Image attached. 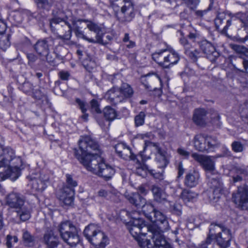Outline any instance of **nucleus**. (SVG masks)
<instances>
[{
  "mask_svg": "<svg viewBox=\"0 0 248 248\" xmlns=\"http://www.w3.org/2000/svg\"><path fill=\"white\" fill-rule=\"evenodd\" d=\"M57 57H58V56L56 54H55L54 52L50 53L49 51L47 52L46 54L43 55L42 57H41L45 58L47 62L53 63Z\"/></svg>",
  "mask_w": 248,
  "mask_h": 248,
  "instance_id": "49",
  "label": "nucleus"
},
{
  "mask_svg": "<svg viewBox=\"0 0 248 248\" xmlns=\"http://www.w3.org/2000/svg\"><path fill=\"white\" fill-rule=\"evenodd\" d=\"M185 53L193 60H196L199 54L197 50L193 49L191 47L190 48L186 47V49L185 50Z\"/></svg>",
  "mask_w": 248,
  "mask_h": 248,
  "instance_id": "48",
  "label": "nucleus"
},
{
  "mask_svg": "<svg viewBox=\"0 0 248 248\" xmlns=\"http://www.w3.org/2000/svg\"><path fill=\"white\" fill-rule=\"evenodd\" d=\"M200 48L202 51L210 58L212 61L214 59L210 58L212 56L214 57L218 55V53L215 51V48L213 45L206 40H203L200 43Z\"/></svg>",
  "mask_w": 248,
  "mask_h": 248,
  "instance_id": "25",
  "label": "nucleus"
},
{
  "mask_svg": "<svg viewBox=\"0 0 248 248\" xmlns=\"http://www.w3.org/2000/svg\"><path fill=\"white\" fill-rule=\"evenodd\" d=\"M160 233V232H153L152 233V238L153 239L154 241H155V239H153V235L154 233ZM138 243L139 245L141 248H155V243H154L155 247H153L152 246V244H151L150 241L149 239H144L143 238H140V239H138ZM155 242V241H154Z\"/></svg>",
  "mask_w": 248,
  "mask_h": 248,
  "instance_id": "44",
  "label": "nucleus"
},
{
  "mask_svg": "<svg viewBox=\"0 0 248 248\" xmlns=\"http://www.w3.org/2000/svg\"><path fill=\"white\" fill-rule=\"evenodd\" d=\"M73 31L78 37L82 38L84 40L89 42V38L83 34V31L80 30L78 27L75 26L73 28Z\"/></svg>",
  "mask_w": 248,
  "mask_h": 248,
  "instance_id": "55",
  "label": "nucleus"
},
{
  "mask_svg": "<svg viewBox=\"0 0 248 248\" xmlns=\"http://www.w3.org/2000/svg\"><path fill=\"white\" fill-rule=\"evenodd\" d=\"M76 102L78 104V107L83 113H84L87 111L88 105L86 102L83 100H81L79 98H76Z\"/></svg>",
  "mask_w": 248,
  "mask_h": 248,
  "instance_id": "51",
  "label": "nucleus"
},
{
  "mask_svg": "<svg viewBox=\"0 0 248 248\" xmlns=\"http://www.w3.org/2000/svg\"><path fill=\"white\" fill-rule=\"evenodd\" d=\"M22 161L20 157L15 155V151L11 148L6 147L0 150V168L17 170L20 173Z\"/></svg>",
  "mask_w": 248,
  "mask_h": 248,
  "instance_id": "4",
  "label": "nucleus"
},
{
  "mask_svg": "<svg viewBox=\"0 0 248 248\" xmlns=\"http://www.w3.org/2000/svg\"><path fill=\"white\" fill-rule=\"evenodd\" d=\"M67 20L66 17H54L52 18L50 20V26L52 30H54L55 28V25H57L61 22H63L65 25H67L68 27V31H66L65 33L61 36V38L69 40L71 37V25L66 21Z\"/></svg>",
  "mask_w": 248,
  "mask_h": 248,
  "instance_id": "20",
  "label": "nucleus"
},
{
  "mask_svg": "<svg viewBox=\"0 0 248 248\" xmlns=\"http://www.w3.org/2000/svg\"><path fill=\"white\" fill-rule=\"evenodd\" d=\"M153 238L155 239V248H172L161 233H154Z\"/></svg>",
  "mask_w": 248,
  "mask_h": 248,
  "instance_id": "29",
  "label": "nucleus"
},
{
  "mask_svg": "<svg viewBox=\"0 0 248 248\" xmlns=\"http://www.w3.org/2000/svg\"><path fill=\"white\" fill-rule=\"evenodd\" d=\"M200 177V174L197 171L189 172L186 176L185 183L187 186L194 187L198 184Z\"/></svg>",
  "mask_w": 248,
  "mask_h": 248,
  "instance_id": "27",
  "label": "nucleus"
},
{
  "mask_svg": "<svg viewBox=\"0 0 248 248\" xmlns=\"http://www.w3.org/2000/svg\"><path fill=\"white\" fill-rule=\"evenodd\" d=\"M6 239V245L8 248L12 247V242L16 243L18 241V238L16 236H14L12 237L10 235L7 236Z\"/></svg>",
  "mask_w": 248,
  "mask_h": 248,
  "instance_id": "56",
  "label": "nucleus"
},
{
  "mask_svg": "<svg viewBox=\"0 0 248 248\" xmlns=\"http://www.w3.org/2000/svg\"><path fill=\"white\" fill-rule=\"evenodd\" d=\"M20 175V173L17 170L7 169L4 172H0V181L10 178L12 180H16Z\"/></svg>",
  "mask_w": 248,
  "mask_h": 248,
  "instance_id": "33",
  "label": "nucleus"
},
{
  "mask_svg": "<svg viewBox=\"0 0 248 248\" xmlns=\"http://www.w3.org/2000/svg\"><path fill=\"white\" fill-rule=\"evenodd\" d=\"M44 241L48 248H55L59 243V237L54 234L52 231H48L45 234Z\"/></svg>",
  "mask_w": 248,
  "mask_h": 248,
  "instance_id": "26",
  "label": "nucleus"
},
{
  "mask_svg": "<svg viewBox=\"0 0 248 248\" xmlns=\"http://www.w3.org/2000/svg\"><path fill=\"white\" fill-rule=\"evenodd\" d=\"M142 211L143 212L145 216L149 219L153 215V213L156 209L154 208V206L152 204L150 203H146L145 201V203L143 204L142 206Z\"/></svg>",
  "mask_w": 248,
  "mask_h": 248,
  "instance_id": "41",
  "label": "nucleus"
},
{
  "mask_svg": "<svg viewBox=\"0 0 248 248\" xmlns=\"http://www.w3.org/2000/svg\"><path fill=\"white\" fill-rule=\"evenodd\" d=\"M120 91H121L122 96L123 97V100L131 97L134 93L133 89L131 86L125 83H124L122 84L120 88H119Z\"/></svg>",
  "mask_w": 248,
  "mask_h": 248,
  "instance_id": "35",
  "label": "nucleus"
},
{
  "mask_svg": "<svg viewBox=\"0 0 248 248\" xmlns=\"http://www.w3.org/2000/svg\"><path fill=\"white\" fill-rule=\"evenodd\" d=\"M22 238L24 243L27 245H30L34 240L33 236L27 231L23 232Z\"/></svg>",
  "mask_w": 248,
  "mask_h": 248,
  "instance_id": "53",
  "label": "nucleus"
},
{
  "mask_svg": "<svg viewBox=\"0 0 248 248\" xmlns=\"http://www.w3.org/2000/svg\"><path fill=\"white\" fill-rule=\"evenodd\" d=\"M91 111L95 112L97 113H101V110L99 108V104L98 101L96 99H92L90 101Z\"/></svg>",
  "mask_w": 248,
  "mask_h": 248,
  "instance_id": "52",
  "label": "nucleus"
},
{
  "mask_svg": "<svg viewBox=\"0 0 248 248\" xmlns=\"http://www.w3.org/2000/svg\"><path fill=\"white\" fill-rule=\"evenodd\" d=\"M83 233L89 242L96 248H104L108 244L107 236L94 224L86 227Z\"/></svg>",
  "mask_w": 248,
  "mask_h": 248,
  "instance_id": "5",
  "label": "nucleus"
},
{
  "mask_svg": "<svg viewBox=\"0 0 248 248\" xmlns=\"http://www.w3.org/2000/svg\"><path fill=\"white\" fill-rule=\"evenodd\" d=\"M150 174L153 176L155 179L161 181L164 179V170L161 169V170L157 171L156 170L153 169L149 170Z\"/></svg>",
  "mask_w": 248,
  "mask_h": 248,
  "instance_id": "46",
  "label": "nucleus"
},
{
  "mask_svg": "<svg viewBox=\"0 0 248 248\" xmlns=\"http://www.w3.org/2000/svg\"><path fill=\"white\" fill-rule=\"evenodd\" d=\"M207 111L203 108L195 109L193 113L192 120L197 125L204 126L206 124V116Z\"/></svg>",
  "mask_w": 248,
  "mask_h": 248,
  "instance_id": "23",
  "label": "nucleus"
},
{
  "mask_svg": "<svg viewBox=\"0 0 248 248\" xmlns=\"http://www.w3.org/2000/svg\"><path fill=\"white\" fill-rule=\"evenodd\" d=\"M232 26L233 29L240 27H248V15L243 13H237L227 20L226 25L222 28V31L226 33L229 27Z\"/></svg>",
  "mask_w": 248,
  "mask_h": 248,
  "instance_id": "9",
  "label": "nucleus"
},
{
  "mask_svg": "<svg viewBox=\"0 0 248 248\" xmlns=\"http://www.w3.org/2000/svg\"><path fill=\"white\" fill-rule=\"evenodd\" d=\"M115 11L118 19L122 22H130L135 16L134 4L132 0H109Z\"/></svg>",
  "mask_w": 248,
  "mask_h": 248,
  "instance_id": "2",
  "label": "nucleus"
},
{
  "mask_svg": "<svg viewBox=\"0 0 248 248\" xmlns=\"http://www.w3.org/2000/svg\"><path fill=\"white\" fill-rule=\"evenodd\" d=\"M198 194L196 192L188 189H184L181 193V197L185 202H193L196 200Z\"/></svg>",
  "mask_w": 248,
  "mask_h": 248,
  "instance_id": "34",
  "label": "nucleus"
},
{
  "mask_svg": "<svg viewBox=\"0 0 248 248\" xmlns=\"http://www.w3.org/2000/svg\"><path fill=\"white\" fill-rule=\"evenodd\" d=\"M78 22L84 21L86 22L87 27L90 31L96 33L95 39L89 38V42L92 43H103L102 37L103 35V28L97 24L88 20H78Z\"/></svg>",
  "mask_w": 248,
  "mask_h": 248,
  "instance_id": "13",
  "label": "nucleus"
},
{
  "mask_svg": "<svg viewBox=\"0 0 248 248\" xmlns=\"http://www.w3.org/2000/svg\"><path fill=\"white\" fill-rule=\"evenodd\" d=\"M210 174H207V177L210 179L211 187L213 189V198L212 200L217 202L221 196V192L223 190V184L218 176L211 177Z\"/></svg>",
  "mask_w": 248,
  "mask_h": 248,
  "instance_id": "16",
  "label": "nucleus"
},
{
  "mask_svg": "<svg viewBox=\"0 0 248 248\" xmlns=\"http://www.w3.org/2000/svg\"><path fill=\"white\" fill-rule=\"evenodd\" d=\"M22 90L25 93L30 94L33 90L32 85L29 82L24 83L23 85Z\"/></svg>",
  "mask_w": 248,
  "mask_h": 248,
  "instance_id": "57",
  "label": "nucleus"
},
{
  "mask_svg": "<svg viewBox=\"0 0 248 248\" xmlns=\"http://www.w3.org/2000/svg\"><path fill=\"white\" fill-rule=\"evenodd\" d=\"M16 210L17 215L22 221H25L30 218L31 211L28 207L23 205Z\"/></svg>",
  "mask_w": 248,
  "mask_h": 248,
  "instance_id": "36",
  "label": "nucleus"
},
{
  "mask_svg": "<svg viewBox=\"0 0 248 248\" xmlns=\"http://www.w3.org/2000/svg\"><path fill=\"white\" fill-rule=\"evenodd\" d=\"M230 47L236 53L240 54L239 57L241 59H243V56L248 57V48L244 46H240L234 44H230Z\"/></svg>",
  "mask_w": 248,
  "mask_h": 248,
  "instance_id": "37",
  "label": "nucleus"
},
{
  "mask_svg": "<svg viewBox=\"0 0 248 248\" xmlns=\"http://www.w3.org/2000/svg\"><path fill=\"white\" fill-rule=\"evenodd\" d=\"M79 150H75L77 158L88 170L108 181L115 172L114 168L105 163L98 142L90 136L81 137L78 141Z\"/></svg>",
  "mask_w": 248,
  "mask_h": 248,
  "instance_id": "1",
  "label": "nucleus"
},
{
  "mask_svg": "<svg viewBox=\"0 0 248 248\" xmlns=\"http://www.w3.org/2000/svg\"><path fill=\"white\" fill-rule=\"evenodd\" d=\"M191 156L207 172V175L211 174L212 172L215 170V162L211 156L196 153L192 154Z\"/></svg>",
  "mask_w": 248,
  "mask_h": 248,
  "instance_id": "10",
  "label": "nucleus"
},
{
  "mask_svg": "<svg viewBox=\"0 0 248 248\" xmlns=\"http://www.w3.org/2000/svg\"><path fill=\"white\" fill-rule=\"evenodd\" d=\"M147 147L154 148L156 153L161 152V151L162 150L161 148L159 147V144L158 143H154L148 140H145L144 149L145 150V149Z\"/></svg>",
  "mask_w": 248,
  "mask_h": 248,
  "instance_id": "54",
  "label": "nucleus"
},
{
  "mask_svg": "<svg viewBox=\"0 0 248 248\" xmlns=\"http://www.w3.org/2000/svg\"><path fill=\"white\" fill-rule=\"evenodd\" d=\"M57 196L64 204L70 205L74 201V190L69 186L64 187L59 192Z\"/></svg>",
  "mask_w": 248,
  "mask_h": 248,
  "instance_id": "17",
  "label": "nucleus"
},
{
  "mask_svg": "<svg viewBox=\"0 0 248 248\" xmlns=\"http://www.w3.org/2000/svg\"><path fill=\"white\" fill-rule=\"evenodd\" d=\"M177 153L181 155L184 156L185 158H188L189 155L190 153L187 151H186L184 148H179L177 149Z\"/></svg>",
  "mask_w": 248,
  "mask_h": 248,
  "instance_id": "62",
  "label": "nucleus"
},
{
  "mask_svg": "<svg viewBox=\"0 0 248 248\" xmlns=\"http://www.w3.org/2000/svg\"><path fill=\"white\" fill-rule=\"evenodd\" d=\"M121 95L119 88H113L107 92L106 97L112 104L116 105L124 101Z\"/></svg>",
  "mask_w": 248,
  "mask_h": 248,
  "instance_id": "22",
  "label": "nucleus"
},
{
  "mask_svg": "<svg viewBox=\"0 0 248 248\" xmlns=\"http://www.w3.org/2000/svg\"><path fill=\"white\" fill-rule=\"evenodd\" d=\"M6 202L10 207L17 209L24 205V199L19 194L12 192L7 196Z\"/></svg>",
  "mask_w": 248,
  "mask_h": 248,
  "instance_id": "18",
  "label": "nucleus"
},
{
  "mask_svg": "<svg viewBox=\"0 0 248 248\" xmlns=\"http://www.w3.org/2000/svg\"><path fill=\"white\" fill-rule=\"evenodd\" d=\"M166 59L164 67L168 68L170 66L176 64L179 61L180 57L175 51L168 49Z\"/></svg>",
  "mask_w": 248,
  "mask_h": 248,
  "instance_id": "28",
  "label": "nucleus"
},
{
  "mask_svg": "<svg viewBox=\"0 0 248 248\" xmlns=\"http://www.w3.org/2000/svg\"><path fill=\"white\" fill-rule=\"evenodd\" d=\"M30 181V185L32 189L37 191H42L46 187V183L49 180L48 175L44 171L32 174L27 177Z\"/></svg>",
  "mask_w": 248,
  "mask_h": 248,
  "instance_id": "7",
  "label": "nucleus"
},
{
  "mask_svg": "<svg viewBox=\"0 0 248 248\" xmlns=\"http://www.w3.org/2000/svg\"><path fill=\"white\" fill-rule=\"evenodd\" d=\"M168 49L161 50L158 52H155L152 55L153 60L159 65L164 67Z\"/></svg>",
  "mask_w": 248,
  "mask_h": 248,
  "instance_id": "31",
  "label": "nucleus"
},
{
  "mask_svg": "<svg viewBox=\"0 0 248 248\" xmlns=\"http://www.w3.org/2000/svg\"><path fill=\"white\" fill-rule=\"evenodd\" d=\"M232 148L234 152H242L244 150V145L238 141H234L232 143Z\"/></svg>",
  "mask_w": 248,
  "mask_h": 248,
  "instance_id": "50",
  "label": "nucleus"
},
{
  "mask_svg": "<svg viewBox=\"0 0 248 248\" xmlns=\"http://www.w3.org/2000/svg\"><path fill=\"white\" fill-rule=\"evenodd\" d=\"M152 81H159L161 83V78L157 74H153L152 76L150 74L147 75L142 79V82L146 89L151 90V85L153 84Z\"/></svg>",
  "mask_w": 248,
  "mask_h": 248,
  "instance_id": "32",
  "label": "nucleus"
},
{
  "mask_svg": "<svg viewBox=\"0 0 248 248\" xmlns=\"http://www.w3.org/2000/svg\"><path fill=\"white\" fill-rule=\"evenodd\" d=\"M31 93L32 94L33 97L36 99H40L43 96L42 92L39 90H35L34 91H33V90Z\"/></svg>",
  "mask_w": 248,
  "mask_h": 248,
  "instance_id": "64",
  "label": "nucleus"
},
{
  "mask_svg": "<svg viewBox=\"0 0 248 248\" xmlns=\"http://www.w3.org/2000/svg\"><path fill=\"white\" fill-rule=\"evenodd\" d=\"M103 112L105 119L109 122H111L118 118L119 115L117 111L110 106L106 107L103 109Z\"/></svg>",
  "mask_w": 248,
  "mask_h": 248,
  "instance_id": "30",
  "label": "nucleus"
},
{
  "mask_svg": "<svg viewBox=\"0 0 248 248\" xmlns=\"http://www.w3.org/2000/svg\"><path fill=\"white\" fill-rule=\"evenodd\" d=\"M116 153L122 158L125 160L137 161L136 156L133 154L131 149L124 143H118L115 146Z\"/></svg>",
  "mask_w": 248,
  "mask_h": 248,
  "instance_id": "15",
  "label": "nucleus"
},
{
  "mask_svg": "<svg viewBox=\"0 0 248 248\" xmlns=\"http://www.w3.org/2000/svg\"><path fill=\"white\" fill-rule=\"evenodd\" d=\"M232 40L233 41L239 43H245L248 40V34L247 33L244 37H242L240 35L238 34L236 36H233L232 38Z\"/></svg>",
  "mask_w": 248,
  "mask_h": 248,
  "instance_id": "58",
  "label": "nucleus"
},
{
  "mask_svg": "<svg viewBox=\"0 0 248 248\" xmlns=\"http://www.w3.org/2000/svg\"><path fill=\"white\" fill-rule=\"evenodd\" d=\"M186 2L188 7L190 9L195 8L199 4V0H183Z\"/></svg>",
  "mask_w": 248,
  "mask_h": 248,
  "instance_id": "60",
  "label": "nucleus"
},
{
  "mask_svg": "<svg viewBox=\"0 0 248 248\" xmlns=\"http://www.w3.org/2000/svg\"><path fill=\"white\" fill-rule=\"evenodd\" d=\"M226 15L223 13H219L215 19V25L217 29H220Z\"/></svg>",
  "mask_w": 248,
  "mask_h": 248,
  "instance_id": "47",
  "label": "nucleus"
},
{
  "mask_svg": "<svg viewBox=\"0 0 248 248\" xmlns=\"http://www.w3.org/2000/svg\"><path fill=\"white\" fill-rule=\"evenodd\" d=\"M27 57L29 60V62L30 63H32L34 62L37 59V56L33 53L27 54Z\"/></svg>",
  "mask_w": 248,
  "mask_h": 248,
  "instance_id": "63",
  "label": "nucleus"
},
{
  "mask_svg": "<svg viewBox=\"0 0 248 248\" xmlns=\"http://www.w3.org/2000/svg\"><path fill=\"white\" fill-rule=\"evenodd\" d=\"M59 231L62 239L70 246L75 247L79 242L77 230L70 221L62 222Z\"/></svg>",
  "mask_w": 248,
  "mask_h": 248,
  "instance_id": "6",
  "label": "nucleus"
},
{
  "mask_svg": "<svg viewBox=\"0 0 248 248\" xmlns=\"http://www.w3.org/2000/svg\"><path fill=\"white\" fill-rule=\"evenodd\" d=\"M232 200L238 207L248 210V186L238 187L236 192L232 194Z\"/></svg>",
  "mask_w": 248,
  "mask_h": 248,
  "instance_id": "8",
  "label": "nucleus"
},
{
  "mask_svg": "<svg viewBox=\"0 0 248 248\" xmlns=\"http://www.w3.org/2000/svg\"><path fill=\"white\" fill-rule=\"evenodd\" d=\"M155 159L157 163V166L160 169H164L168 164L165 152L162 150L161 152L157 153Z\"/></svg>",
  "mask_w": 248,
  "mask_h": 248,
  "instance_id": "40",
  "label": "nucleus"
},
{
  "mask_svg": "<svg viewBox=\"0 0 248 248\" xmlns=\"http://www.w3.org/2000/svg\"><path fill=\"white\" fill-rule=\"evenodd\" d=\"M230 231L223 225L211 224L209 228V234L207 238V242L215 239L217 245L222 248L230 246L231 240Z\"/></svg>",
  "mask_w": 248,
  "mask_h": 248,
  "instance_id": "3",
  "label": "nucleus"
},
{
  "mask_svg": "<svg viewBox=\"0 0 248 248\" xmlns=\"http://www.w3.org/2000/svg\"><path fill=\"white\" fill-rule=\"evenodd\" d=\"M149 220L158 226L159 231L155 232H160L162 234V232L169 229V225L166 217L158 210H155Z\"/></svg>",
  "mask_w": 248,
  "mask_h": 248,
  "instance_id": "14",
  "label": "nucleus"
},
{
  "mask_svg": "<svg viewBox=\"0 0 248 248\" xmlns=\"http://www.w3.org/2000/svg\"><path fill=\"white\" fill-rule=\"evenodd\" d=\"M151 191L155 202L159 203H165L168 202V195L165 189L157 186L153 185L151 187Z\"/></svg>",
  "mask_w": 248,
  "mask_h": 248,
  "instance_id": "19",
  "label": "nucleus"
},
{
  "mask_svg": "<svg viewBox=\"0 0 248 248\" xmlns=\"http://www.w3.org/2000/svg\"><path fill=\"white\" fill-rule=\"evenodd\" d=\"M54 45V39L52 38H46L38 40L34 44L33 48L36 52L42 57L47 54L49 48Z\"/></svg>",
  "mask_w": 248,
  "mask_h": 248,
  "instance_id": "11",
  "label": "nucleus"
},
{
  "mask_svg": "<svg viewBox=\"0 0 248 248\" xmlns=\"http://www.w3.org/2000/svg\"><path fill=\"white\" fill-rule=\"evenodd\" d=\"M10 34H0V49L5 51L10 45L9 41Z\"/></svg>",
  "mask_w": 248,
  "mask_h": 248,
  "instance_id": "42",
  "label": "nucleus"
},
{
  "mask_svg": "<svg viewBox=\"0 0 248 248\" xmlns=\"http://www.w3.org/2000/svg\"><path fill=\"white\" fill-rule=\"evenodd\" d=\"M153 137V135L151 132H147L145 134H138L137 138L141 140H144V141L147 140V139H151Z\"/></svg>",
  "mask_w": 248,
  "mask_h": 248,
  "instance_id": "59",
  "label": "nucleus"
},
{
  "mask_svg": "<svg viewBox=\"0 0 248 248\" xmlns=\"http://www.w3.org/2000/svg\"><path fill=\"white\" fill-rule=\"evenodd\" d=\"M37 7L40 9L49 11L52 6L53 2L51 0H33Z\"/></svg>",
  "mask_w": 248,
  "mask_h": 248,
  "instance_id": "38",
  "label": "nucleus"
},
{
  "mask_svg": "<svg viewBox=\"0 0 248 248\" xmlns=\"http://www.w3.org/2000/svg\"><path fill=\"white\" fill-rule=\"evenodd\" d=\"M193 144L195 150L202 152H207L206 136L202 134L195 135L193 140Z\"/></svg>",
  "mask_w": 248,
  "mask_h": 248,
  "instance_id": "21",
  "label": "nucleus"
},
{
  "mask_svg": "<svg viewBox=\"0 0 248 248\" xmlns=\"http://www.w3.org/2000/svg\"><path fill=\"white\" fill-rule=\"evenodd\" d=\"M207 152L213 151L216 148L218 147L220 144L216 137L206 136Z\"/></svg>",
  "mask_w": 248,
  "mask_h": 248,
  "instance_id": "39",
  "label": "nucleus"
},
{
  "mask_svg": "<svg viewBox=\"0 0 248 248\" xmlns=\"http://www.w3.org/2000/svg\"><path fill=\"white\" fill-rule=\"evenodd\" d=\"M135 214L136 213H133L132 214L128 215L134 219L132 223L131 226L129 229V231L133 237L137 241L138 239L141 238L140 235H144L145 234L142 232V229L144 226V223L142 219L134 216Z\"/></svg>",
  "mask_w": 248,
  "mask_h": 248,
  "instance_id": "12",
  "label": "nucleus"
},
{
  "mask_svg": "<svg viewBox=\"0 0 248 248\" xmlns=\"http://www.w3.org/2000/svg\"><path fill=\"white\" fill-rule=\"evenodd\" d=\"M82 64L85 68L91 72L96 67V63L95 61L90 56H88L82 62Z\"/></svg>",
  "mask_w": 248,
  "mask_h": 248,
  "instance_id": "43",
  "label": "nucleus"
},
{
  "mask_svg": "<svg viewBox=\"0 0 248 248\" xmlns=\"http://www.w3.org/2000/svg\"><path fill=\"white\" fill-rule=\"evenodd\" d=\"M66 182L69 186L71 187H75L77 186V183L74 181L72 176L69 174H66Z\"/></svg>",
  "mask_w": 248,
  "mask_h": 248,
  "instance_id": "61",
  "label": "nucleus"
},
{
  "mask_svg": "<svg viewBox=\"0 0 248 248\" xmlns=\"http://www.w3.org/2000/svg\"><path fill=\"white\" fill-rule=\"evenodd\" d=\"M124 196L128 202L137 207H140L145 203V199L142 197L139 193L125 192Z\"/></svg>",
  "mask_w": 248,
  "mask_h": 248,
  "instance_id": "24",
  "label": "nucleus"
},
{
  "mask_svg": "<svg viewBox=\"0 0 248 248\" xmlns=\"http://www.w3.org/2000/svg\"><path fill=\"white\" fill-rule=\"evenodd\" d=\"M145 114L144 112L141 111L135 117V124L137 127L142 125L144 123Z\"/></svg>",
  "mask_w": 248,
  "mask_h": 248,
  "instance_id": "45",
  "label": "nucleus"
}]
</instances>
